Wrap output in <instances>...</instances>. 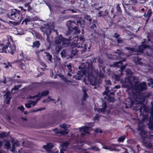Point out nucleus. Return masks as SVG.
Segmentation results:
<instances>
[{"label": "nucleus", "mask_w": 153, "mask_h": 153, "mask_svg": "<svg viewBox=\"0 0 153 153\" xmlns=\"http://www.w3.org/2000/svg\"><path fill=\"white\" fill-rule=\"evenodd\" d=\"M79 68L80 70L78 71L76 75L73 76V78H75L76 79L79 80L83 77L84 75H88V79L90 84L93 86L97 85L98 82L97 79L93 74L94 69L92 66V62L91 60H87L85 64L79 66Z\"/></svg>", "instance_id": "f257e3e1"}, {"label": "nucleus", "mask_w": 153, "mask_h": 153, "mask_svg": "<svg viewBox=\"0 0 153 153\" xmlns=\"http://www.w3.org/2000/svg\"><path fill=\"white\" fill-rule=\"evenodd\" d=\"M15 42L11 37L9 38L5 45L0 41V52H8L13 55L16 51V46L14 45Z\"/></svg>", "instance_id": "f03ea898"}, {"label": "nucleus", "mask_w": 153, "mask_h": 153, "mask_svg": "<svg viewBox=\"0 0 153 153\" xmlns=\"http://www.w3.org/2000/svg\"><path fill=\"white\" fill-rule=\"evenodd\" d=\"M72 39L71 36L69 37L68 39L63 37L62 35H60L56 38L55 42L56 44V48L59 51L63 46H68L70 43V41Z\"/></svg>", "instance_id": "7ed1b4c3"}, {"label": "nucleus", "mask_w": 153, "mask_h": 153, "mask_svg": "<svg viewBox=\"0 0 153 153\" xmlns=\"http://www.w3.org/2000/svg\"><path fill=\"white\" fill-rule=\"evenodd\" d=\"M150 33H148L147 34V40L146 39H143L141 42L142 44L138 46V48L135 49V52L140 53H144V51L146 49H150L151 48L149 45V42L152 43L150 38Z\"/></svg>", "instance_id": "20e7f679"}, {"label": "nucleus", "mask_w": 153, "mask_h": 153, "mask_svg": "<svg viewBox=\"0 0 153 153\" xmlns=\"http://www.w3.org/2000/svg\"><path fill=\"white\" fill-rule=\"evenodd\" d=\"M66 25L68 28V30L66 33L67 35L69 36L71 34H76L80 33V31L78 29L77 27L75 26L76 25L75 20L68 21L67 22Z\"/></svg>", "instance_id": "39448f33"}, {"label": "nucleus", "mask_w": 153, "mask_h": 153, "mask_svg": "<svg viewBox=\"0 0 153 153\" xmlns=\"http://www.w3.org/2000/svg\"><path fill=\"white\" fill-rule=\"evenodd\" d=\"M133 86L135 92L139 94L147 89V85L144 82L139 83L138 81H136L134 82Z\"/></svg>", "instance_id": "423d86ee"}, {"label": "nucleus", "mask_w": 153, "mask_h": 153, "mask_svg": "<svg viewBox=\"0 0 153 153\" xmlns=\"http://www.w3.org/2000/svg\"><path fill=\"white\" fill-rule=\"evenodd\" d=\"M15 12L11 11L8 12L6 16L7 17L11 19L14 20L16 22H21L23 20L22 15L20 14V10H15Z\"/></svg>", "instance_id": "0eeeda50"}, {"label": "nucleus", "mask_w": 153, "mask_h": 153, "mask_svg": "<svg viewBox=\"0 0 153 153\" xmlns=\"http://www.w3.org/2000/svg\"><path fill=\"white\" fill-rule=\"evenodd\" d=\"M122 85V87L128 88L129 86V84H131L132 82V78L131 76L126 77L124 80L121 81Z\"/></svg>", "instance_id": "6e6552de"}, {"label": "nucleus", "mask_w": 153, "mask_h": 153, "mask_svg": "<svg viewBox=\"0 0 153 153\" xmlns=\"http://www.w3.org/2000/svg\"><path fill=\"white\" fill-rule=\"evenodd\" d=\"M99 62L100 63L99 64L100 68L99 76L101 78H103L105 77V75L104 74L105 72V66L102 64L103 62L102 60H99Z\"/></svg>", "instance_id": "1a4fd4ad"}, {"label": "nucleus", "mask_w": 153, "mask_h": 153, "mask_svg": "<svg viewBox=\"0 0 153 153\" xmlns=\"http://www.w3.org/2000/svg\"><path fill=\"white\" fill-rule=\"evenodd\" d=\"M83 42H81V41L77 39L76 41H74V43L76 45V46L78 48H83V49L81 50V51H84L87 50V45L86 44H84Z\"/></svg>", "instance_id": "9d476101"}, {"label": "nucleus", "mask_w": 153, "mask_h": 153, "mask_svg": "<svg viewBox=\"0 0 153 153\" xmlns=\"http://www.w3.org/2000/svg\"><path fill=\"white\" fill-rule=\"evenodd\" d=\"M134 100L131 98H128L125 103L126 105V108H128L131 107L134 104Z\"/></svg>", "instance_id": "9b49d317"}, {"label": "nucleus", "mask_w": 153, "mask_h": 153, "mask_svg": "<svg viewBox=\"0 0 153 153\" xmlns=\"http://www.w3.org/2000/svg\"><path fill=\"white\" fill-rule=\"evenodd\" d=\"M148 111V108L145 105H143L140 106V115H143L144 112H146Z\"/></svg>", "instance_id": "f8f14e48"}, {"label": "nucleus", "mask_w": 153, "mask_h": 153, "mask_svg": "<svg viewBox=\"0 0 153 153\" xmlns=\"http://www.w3.org/2000/svg\"><path fill=\"white\" fill-rule=\"evenodd\" d=\"M102 108H100L97 110V111L98 113H104L106 111V109L107 107V104L105 102H104L102 103Z\"/></svg>", "instance_id": "ddd939ff"}, {"label": "nucleus", "mask_w": 153, "mask_h": 153, "mask_svg": "<svg viewBox=\"0 0 153 153\" xmlns=\"http://www.w3.org/2000/svg\"><path fill=\"white\" fill-rule=\"evenodd\" d=\"M52 31L51 30L50 27L46 28L45 30V33L47 36V40L49 42V35Z\"/></svg>", "instance_id": "4468645a"}, {"label": "nucleus", "mask_w": 153, "mask_h": 153, "mask_svg": "<svg viewBox=\"0 0 153 153\" xmlns=\"http://www.w3.org/2000/svg\"><path fill=\"white\" fill-rule=\"evenodd\" d=\"M89 128L87 126H83L79 128L80 130L81 131H83L86 133H89L88 130Z\"/></svg>", "instance_id": "2eb2a0df"}, {"label": "nucleus", "mask_w": 153, "mask_h": 153, "mask_svg": "<svg viewBox=\"0 0 153 153\" xmlns=\"http://www.w3.org/2000/svg\"><path fill=\"white\" fill-rule=\"evenodd\" d=\"M33 20L32 18H31L30 17L28 16V18L25 19L22 21V24H24L25 23L26 25H27V23L32 21Z\"/></svg>", "instance_id": "dca6fc26"}, {"label": "nucleus", "mask_w": 153, "mask_h": 153, "mask_svg": "<svg viewBox=\"0 0 153 153\" xmlns=\"http://www.w3.org/2000/svg\"><path fill=\"white\" fill-rule=\"evenodd\" d=\"M53 147V146L51 143H49L43 146V148L47 151H50Z\"/></svg>", "instance_id": "f3484780"}, {"label": "nucleus", "mask_w": 153, "mask_h": 153, "mask_svg": "<svg viewBox=\"0 0 153 153\" xmlns=\"http://www.w3.org/2000/svg\"><path fill=\"white\" fill-rule=\"evenodd\" d=\"M5 22L3 20H0V29H6L7 28V27L5 25Z\"/></svg>", "instance_id": "a211bd4d"}, {"label": "nucleus", "mask_w": 153, "mask_h": 153, "mask_svg": "<svg viewBox=\"0 0 153 153\" xmlns=\"http://www.w3.org/2000/svg\"><path fill=\"white\" fill-rule=\"evenodd\" d=\"M40 43L39 41H36L33 42L32 47L33 48H38L40 46Z\"/></svg>", "instance_id": "6ab92c4d"}, {"label": "nucleus", "mask_w": 153, "mask_h": 153, "mask_svg": "<svg viewBox=\"0 0 153 153\" xmlns=\"http://www.w3.org/2000/svg\"><path fill=\"white\" fill-rule=\"evenodd\" d=\"M105 86V89L103 93V95H107L108 93L111 91V90H110L111 88L108 86Z\"/></svg>", "instance_id": "aec40b11"}, {"label": "nucleus", "mask_w": 153, "mask_h": 153, "mask_svg": "<svg viewBox=\"0 0 153 153\" xmlns=\"http://www.w3.org/2000/svg\"><path fill=\"white\" fill-rule=\"evenodd\" d=\"M9 135V133L5 132H1L0 133V137L2 138H6Z\"/></svg>", "instance_id": "412c9836"}, {"label": "nucleus", "mask_w": 153, "mask_h": 153, "mask_svg": "<svg viewBox=\"0 0 153 153\" xmlns=\"http://www.w3.org/2000/svg\"><path fill=\"white\" fill-rule=\"evenodd\" d=\"M45 107L40 108H39L36 109L35 110L32 109L30 110V112L33 113L36 112L38 111H42L45 110Z\"/></svg>", "instance_id": "4be33fe9"}, {"label": "nucleus", "mask_w": 153, "mask_h": 153, "mask_svg": "<svg viewBox=\"0 0 153 153\" xmlns=\"http://www.w3.org/2000/svg\"><path fill=\"white\" fill-rule=\"evenodd\" d=\"M69 131L68 129H64L63 131H59L58 133L61 135H65L68 133Z\"/></svg>", "instance_id": "5701e85b"}, {"label": "nucleus", "mask_w": 153, "mask_h": 153, "mask_svg": "<svg viewBox=\"0 0 153 153\" xmlns=\"http://www.w3.org/2000/svg\"><path fill=\"white\" fill-rule=\"evenodd\" d=\"M44 53L46 54V56L47 57V59L50 61H52V56L49 53L45 52Z\"/></svg>", "instance_id": "b1692460"}, {"label": "nucleus", "mask_w": 153, "mask_h": 153, "mask_svg": "<svg viewBox=\"0 0 153 153\" xmlns=\"http://www.w3.org/2000/svg\"><path fill=\"white\" fill-rule=\"evenodd\" d=\"M66 66L68 69V71L69 73H71L72 72V66L71 64L70 63L66 65Z\"/></svg>", "instance_id": "393cba45"}, {"label": "nucleus", "mask_w": 153, "mask_h": 153, "mask_svg": "<svg viewBox=\"0 0 153 153\" xmlns=\"http://www.w3.org/2000/svg\"><path fill=\"white\" fill-rule=\"evenodd\" d=\"M149 128L151 130H153V120H150L148 124Z\"/></svg>", "instance_id": "a878e982"}, {"label": "nucleus", "mask_w": 153, "mask_h": 153, "mask_svg": "<svg viewBox=\"0 0 153 153\" xmlns=\"http://www.w3.org/2000/svg\"><path fill=\"white\" fill-rule=\"evenodd\" d=\"M40 96L41 94H40V93L39 92L37 95L33 96H31V98L33 99H35V97H38V98L36 99V100L38 101L40 99V98H41L40 97Z\"/></svg>", "instance_id": "bb28decb"}, {"label": "nucleus", "mask_w": 153, "mask_h": 153, "mask_svg": "<svg viewBox=\"0 0 153 153\" xmlns=\"http://www.w3.org/2000/svg\"><path fill=\"white\" fill-rule=\"evenodd\" d=\"M97 22L95 21H93L92 23V25L91 26V29L92 30H94L95 31L97 28Z\"/></svg>", "instance_id": "cd10ccee"}, {"label": "nucleus", "mask_w": 153, "mask_h": 153, "mask_svg": "<svg viewBox=\"0 0 153 153\" xmlns=\"http://www.w3.org/2000/svg\"><path fill=\"white\" fill-rule=\"evenodd\" d=\"M124 49L130 51H131V55L132 54V53L134 52H135V49L134 48H131L129 47H125L124 48Z\"/></svg>", "instance_id": "c85d7f7f"}, {"label": "nucleus", "mask_w": 153, "mask_h": 153, "mask_svg": "<svg viewBox=\"0 0 153 153\" xmlns=\"http://www.w3.org/2000/svg\"><path fill=\"white\" fill-rule=\"evenodd\" d=\"M5 97V102L7 104H9L10 102L11 97Z\"/></svg>", "instance_id": "c756f323"}, {"label": "nucleus", "mask_w": 153, "mask_h": 153, "mask_svg": "<svg viewBox=\"0 0 153 153\" xmlns=\"http://www.w3.org/2000/svg\"><path fill=\"white\" fill-rule=\"evenodd\" d=\"M126 137V136L125 135H123L120 137L118 138V141L120 142H123L125 140Z\"/></svg>", "instance_id": "7c9ffc66"}, {"label": "nucleus", "mask_w": 153, "mask_h": 153, "mask_svg": "<svg viewBox=\"0 0 153 153\" xmlns=\"http://www.w3.org/2000/svg\"><path fill=\"white\" fill-rule=\"evenodd\" d=\"M123 64L122 61H119L117 62H114V63L113 65L116 67H119L120 65H121Z\"/></svg>", "instance_id": "2f4dec72"}, {"label": "nucleus", "mask_w": 153, "mask_h": 153, "mask_svg": "<svg viewBox=\"0 0 153 153\" xmlns=\"http://www.w3.org/2000/svg\"><path fill=\"white\" fill-rule=\"evenodd\" d=\"M4 148H6L7 149H10L11 147L10 142L9 141L6 142V143L4 144Z\"/></svg>", "instance_id": "473e14b6"}, {"label": "nucleus", "mask_w": 153, "mask_h": 153, "mask_svg": "<svg viewBox=\"0 0 153 153\" xmlns=\"http://www.w3.org/2000/svg\"><path fill=\"white\" fill-rule=\"evenodd\" d=\"M85 18L86 20L89 22V23H91L92 21V19L91 18L90 16L85 15Z\"/></svg>", "instance_id": "72a5a7b5"}, {"label": "nucleus", "mask_w": 153, "mask_h": 153, "mask_svg": "<svg viewBox=\"0 0 153 153\" xmlns=\"http://www.w3.org/2000/svg\"><path fill=\"white\" fill-rule=\"evenodd\" d=\"M76 23L77 26H80L81 27H83L84 25L80 20L76 21Z\"/></svg>", "instance_id": "f704fd0d"}, {"label": "nucleus", "mask_w": 153, "mask_h": 153, "mask_svg": "<svg viewBox=\"0 0 153 153\" xmlns=\"http://www.w3.org/2000/svg\"><path fill=\"white\" fill-rule=\"evenodd\" d=\"M49 92V91H45L42 92L41 94L40 97L47 95L48 94Z\"/></svg>", "instance_id": "c9c22d12"}, {"label": "nucleus", "mask_w": 153, "mask_h": 153, "mask_svg": "<svg viewBox=\"0 0 153 153\" xmlns=\"http://www.w3.org/2000/svg\"><path fill=\"white\" fill-rule=\"evenodd\" d=\"M138 130L140 131H141L140 133V134H141V133L144 132L143 129L144 127L143 126H140V125L138 126Z\"/></svg>", "instance_id": "e433bc0d"}, {"label": "nucleus", "mask_w": 153, "mask_h": 153, "mask_svg": "<svg viewBox=\"0 0 153 153\" xmlns=\"http://www.w3.org/2000/svg\"><path fill=\"white\" fill-rule=\"evenodd\" d=\"M59 76L62 78V79L65 82L67 83L68 82H71V81L68 80L67 78L63 75H60Z\"/></svg>", "instance_id": "4c0bfd02"}, {"label": "nucleus", "mask_w": 153, "mask_h": 153, "mask_svg": "<svg viewBox=\"0 0 153 153\" xmlns=\"http://www.w3.org/2000/svg\"><path fill=\"white\" fill-rule=\"evenodd\" d=\"M78 51L79 50L76 48H73L71 52V53L75 56L76 54H77V53H78Z\"/></svg>", "instance_id": "58836bf2"}, {"label": "nucleus", "mask_w": 153, "mask_h": 153, "mask_svg": "<svg viewBox=\"0 0 153 153\" xmlns=\"http://www.w3.org/2000/svg\"><path fill=\"white\" fill-rule=\"evenodd\" d=\"M22 86L21 85H15L14 86L13 88L12 89V90H18L19 88L21 87Z\"/></svg>", "instance_id": "ea45409f"}, {"label": "nucleus", "mask_w": 153, "mask_h": 153, "mask_svg": "<svg viewBox=\"0 0 153 153\" xmlns=\"http://www.w3.org/2000/svg\"><path fill=\"white\" fill-rule=\"evenodd\" d=\"M95 132L96 133H100V134H102V131L100 129V128H98L95 129Z\"/></svg>", "instance_id": "a19ab883"}, {"label": "nucleus", "mask_w": 153, "mask_h": 153, "mask_svg": "<svg viewBox=\"0 0 153 153\" xmlns=\"http://www.w3.org/2000/svg\"><path fill=\"white\" fill-rule=\"evenodd\" d=\"M126 73L127 75H131L130 76H132L133 74V73L132 72L130 69H128L126 71Z\"/></svg>", "instance_id": "79ce46f5"}, {"label": "nucleus", "mask_w": 153, "mask_h": 153, "mask_svg": "<svg viewBox=\"0 0 153 153\" xmlns=\"http://www.w3.org/2000/svg\"><path fill=\"white\" fill-rule=\"evenodd\" d=\"M141 59L138 56H137V62L138 64L140 65H142L143 64V62L141 61Z\"/></svg>", "instance_id": "37998d69"}, {"label": "nucleus", "mask_w": 153, "mask_h": 153, "mask_svg": "<svg viewBox=\"0 0 153 153\" xmlns=\"http://www.w3.org/2000/svg\"><path fill=\"white\" fill-rule=\"evenodd\" d=\"M89 149H92L96 152H98L99 151V149L96 146H92Z\"/></svg>", "instance_id": "c03bdc74"}, {"label": "nucleus", "mask_w": 153, "mask_h": 153, "mask_svg": "<svg viewBox=\"0 0 153 153\" xmlns=\"http://www.w3.org/2000/svg\"><path fill=\"white\" fill-rule=\"evenodd\" d=\"M60 126L62 128H64V129H68L67 127V125L65 123H63L62 124H61Z\"/></svg>", "instance_id": "a18cd8bd"}, {"label": "nucleus", "mask_w": 153, "mask_h": 153, "mask_svg": "<svg viewBox=\"0 0 153 153\" xmlns=\"http://www.w3.org/2000/svg\"><path fill=\"white\" fill-rule=\"evenodd\" d=\"M148 80L149 81L148 85L149 86H151L153 84V79H152L151 78Z\"/></svg>", "instance_id": "49530a36"}, {"label": "nucleus", "mask_w": 153, "mask_h": 153, "mask_svg": "<svg viewBox=\"0 0 153 153\" xmlns=\"http://www.w3.org/2000/svg\"><path fill=\"white\" fill-rule=\"evenodd\" d=\"M11 92H10V91H7L4 95V97H9L10 96Z\"/></svg>", "instance_id": "de8ad7c7"}, {"label": "nucleus", "mask_w": 153, "mask_h": 153, "mask_svg": "<svg viewBox=\"0 0 153 153\" xmlns=\"http://www.w3.org/2000/svg\"><path fill=\"white\" fill-rule=\"evenodd\" d=\"M78 39H79V41H81V42H83L84 43L85 40L83 36H82L79 37H78L77 38Z\"/></svg>", "instance_id": "09e8293b"}, {"label": "nucleus", "mask_w": 153, "mask_h": 153, "mask_svg": "<svg viewBox=\"0 0 153 153\" xmlns=\"http://www.w3.org/2000/svg\"><path fill=\"white\" fill-rule=\"evenodd\" d=\"M92 7H95V10H99V8H102L101 6H98V4H93L91 5Z\"/></svg>", "instance_id": "8fccbe9b"}, {"label": "nucleus", "mask_w": 153, "mask_h": 153, "mask_svg": "<svg viewBox=\"0 0 153 153\" xmlns=\"http://www.w3.org/2000/svg\"><path fill=\"white\" fill-rule=\"evenodd\" d=\"M38 101L36 100L35 101L34 100H30V101L31 105H32L33 106H34L38 102Z\"/></svg>", "instance_id": "3c124183"}, {"label": "nucleus", "mask_w": 153, "mask_h": 153, "mask_svg": "<svg viewBox=\"0 0 153 153\" xmlns=\"http://www.w3.org/2000/svg\"><path fill=\"white\" fill-rule=\"evenodd\" d=\"M126 67V65H123L120 67V71L121 72V74H122V72L125 69Z\"/></svg>", "instance_id": "603ef678"}, {"label": "nucleus", "mask_w": 153, "mask_h": 153, "mask_svg": "<svg viewBox=\"0 0 153 153\" xmlns=\"http://www.w3.org/2000/svg\"><path fill=\"white\" fill-rule=\"evenodd\" d=\"M152 13V10H148V11L147 14L146 15V16L148 18L150 17Z\"/></svg>", "instance_id": "864d4df0"}, {"label": "nucleus", "mask_w": 153, "mask_h": 153, "mask_svg": "<svg viewBox=\"0 0 153 153\" xmlns=\"http://www.w3.org/2000/svg\"><path fill=\"white\" fill-rule=\"evenodd\" d=\"M129 4H133V3H137L136 0H129Z\"/></svg>", "instance_id": "5fc2aeb1"}, {"label": "nucleus", "mask_w": 153, "mask_h": 153, "mask_svg": "<svg viewBox=\"0 0 153 153\" xmlns=\"http://www.w3.org/2000/svg\"><path fill=\"white\" fill-rule=\"evenodd\" d=\"M117 42L118 44L122 43L123 42V39L121 38H119L117 40Z\"/></svg>", "instance_id": "6e6d98bb"}, {"label": "nucleus", "mask_w": 153, "mask_h": 153, "mask_svg": "<svg viewBox=\"0 0 153 153\" xmlns=\"http://www.w3.org/2000/svg\"><path fill=\"white\" fill-rule=\"evenodd\" d=\"M53 131H54L56 135H57L58 134H59V133H58L59 131L57 128H56L54 129H52Z\"/></svg>", "instance_id": "4d7b16f0"}, {"label": "nucleus", "mask_w": 153, "mask_h": 153, "mask_svg": "<svg viewBox=\"0 0 153 153\" xmlns=\"http://www.w3.org/2000/svg\"><path fill=\"white\" fill-rule=\"evenodd\" d=\"M126 5L128 6V7H129V9L131 10V9L132 10H134L135 9V7L134 6V4H127Z\"/></svg>", "instance_id": "13d9d810"}, {"label": "nucleus", "mask_w": 153, "mask_h": 153, "mask_svg": "<svg viewBox=\"0 0 153 153\" xmlns=\"http://www.w3.org/2000/svg\"><path fill=\"white\" fill-rule=\"evenodd\" d=\"M105 85L106 86L107 85H111V81L109 80H107L106 81H105Z\"/></svg>", "instance_id": "bf43d9fd"}, {"label": "nucleus", "mask_w": 153, "mask_h": 153, "mask_svg": "<svg viewBox=\"0 0 153 153\" xmlns=\"http://www.w3.org/2000/svg\"><path fill=\"white\" fill-rule=\"evenodd\" d=\"M25 106L26 108H30L31 107V104L30 102L28 103H25Z\"/></svg>", "instance_id": "052dcab7"}, {"label": "nucleus", "mask_w": 153, "mask_h": 153, "mask_svg": "<svg viewBox=\"0 0 153 153\" xmlns=\"http://www.w3.org/2000/svg\"><path fill=\"white\" fill-rule=\"evenodd\" d=\"M18 109H19L21 111L23 112L25 108L23 105H21L20 106L18 107Z\"/></svg>", "instance_id": "680f3d73"}, {"label": "nucleus", "mask_w": 153, "mask_h": 153, "mask_svg": "<svg viewBox=\"0 0 153 153\" xmlns=\"http://www.w3.org/2000/svg\"><path fill=\"white\" fill-rule=\"evenodd\" d=\"M84 94L83 96V98L84 100H86V98H87L88 97V95L86 93L85 91H84Z\"/></svg>", "instance_id": "e2e57ef3"}, {"label": "nucleus", "mask_w": 153, "mask_h": 153, "mask_svg": "<svg viewBox=\"0 0 153 153\" xmlns=\"http://www.w3.org/2000/svg\"><path fill=\"white\" fill-rule=\"evenodd\" d=\"M25 7H27V10H30L31 7L29 3H27L26 4H25Z\"/></svg>", "instance_id": "0e129e2a"}, {"label": "nucleus", "mask_w": 153, "mask_h": 153, "mask_svg": "<svg viewBox=\"0 0 153 153\" xmlns=\"http://www.w3.org/2000/svg\"><path fill=\"white\" fill-rule=\"evenodd\" d=\"M145 145L147 147L153 149V146L151 143H149L147 145L146 144Z\"/></svg>", "instance_id": "69168bd1"}, {"label": "nucleus", "mask_w": 153, "mask_h": 153, "mask_svg": "<svg viewBox=\"0 0 153 153\" xmlns=\"http://www.w3.org/2000/svg\"><path fill=\"white\" fill-rule=\"evenodd\" d=\"M117 51L116 52V53L118 55L121 56L123 54V53L121 52L120 50L117 49Z\"/></svg>", "instance_id": "338daca9"}, {"label": "nucleus", "mask_w": 153, "mask_h": 153, "mask_svg": "<svg viewBox=\"0 0 153 153\" xmlns=\"http://www.w3.org/2000/svg\"><path fill=\"white\" fill-rule=\"evenodd\" d=\"M110 90H111V91H110V92H109L110 94L111 95H114V92L115 91L112 88H111Z\"/></svg>", "instance_id": "774afa93"}]
</instances>
